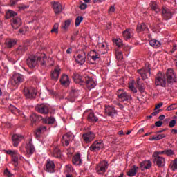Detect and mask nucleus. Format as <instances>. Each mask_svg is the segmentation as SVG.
<instances>
[{
	"mask_svg": "<svg viewBox=\"0 0 177 177\" xmlns=\"http://www.w3.org/2000/svg\"><path fill=\"white\" fill-rule=\"evenodd\" d=\"M115 56H116V59L118 60H122L123 59V55H122V53L120 51H116L115 52Z\"/></svg>",
	"mask_w": 177,
	"mask_h": 177,
	"instance_id": "4d7b16f0",
	"label": "nucleus"
},
{
	"mask_svg": "<svg viewBox=\"0 0 177 177\" xmlns=\"http://www.w3.org/2000/svg\"><path fill=\"white\" fill-rule=\"evenodd\" d=\"M26 149L28 157L34 154V151H35V147H34V145H32V140H30L28 141V142L26 145Z\"/></svg>",
	"mask_w": 177,
	"mask_h": 177,
	"instance_id": "9d476101",
	"label": "nucleus"
},
{
	"mask_svg": "<svg viewBox=\"0 0 177 177\" xmlns=\"http://www.w3.org/2000/svg\"><path fill=\"white\" fill-rule=\"evenodd\" d=\"M4 174L6 175V176H8V177L13 176V174L12 173H10V171H9V169H5Z\"/></svg>",
	"mask_w": 177,
	"mask_h": 177,
	"instance_id": "052dcab7",
	"label": "nucleus"
},
{
	"mask_svg": "<svg viewBox=\"0 0 177 177\" xmlns=\"http://www.w3.org/2000/svg\"><path fill=\"white\" fill-rule=\"evenodd\" d=\"M175 125H176V120H172L169 123V127L170 128H174V127H175Z\"/></svg>",
	"mask_w": 177,
	"mask_h": 177,
	"instance_id": "e2e57ef3",
	"label": "nucleus"
},
{
	"mask_svg": "<svg viewBox=\"0 0 177 177\" xmlns=\"http://www.w3.org/2000/svg\"><path fill=\"white\" fill-rule=\"evenodd\" d=\"M85 3H82L80 6V8L82 10H84L88 8V5L86 3H89V0H84Z\"/></svg>",
	"mask_w": 177,
	"mask_h": 177,
	"instance_id": "603ef678",
	"label": "nucleus"
},
{
	"mask_svg": "<svg viewBox=\"0 0 177 177\" xmlns=\"http://www.w3.org/2000/svg\"><path fill=\"white\" fill-rule=\"evenodd\" d=\"M133 37V30L132 29H127L123 32V37L124 39H129Z\"/></svg>",
	"mask_w": 177,
	"mask_h": 177,
	"instance_id": "393cba45",
	"label": "nucleus"
},
{
	"mask_svg": "<svg viewBox=\"0 0 177 177\" xmlns=\"http://www.w3.org/2000/svg\"><path fill=\"white\" fill-rule=\"evenodd\" d=\"M149 45H151V46H153V48H160V46H161V43L158 40L151 39L149 41Z\"/></svg>",
	"mask_w": 177,
	"mask_h": 177,
	"instance_id": "58836bf2",
	"label": "nucleus"
},
{
	"mask_svg": "<svg viewBox=\"0 0 177 177\" xmlns=\"http://www.w3.org/2000/svg\"><path fill=\"white\" fill-rule=\"evenodd\" d=\"M140 167L142 171H145V169H149V168L151 167V162H150V160H145L140 164Z\"/></svg>",
	"mask_w": 177,
	"mask_h": 177,
	"instance_id": "cd10ccee",
	"label": "nucleus"
},
{
	"mask_svg": "<svg viewBox=\"0 0 177 177\" xmlns=\"http://www.w3.org/2000/svg\"><path fill=\"white\" fill-rule=\"evenodd\" d=\"M114 44L118 47L120 48V46H122V39H120V38H117L113 40Z\"/></svg>",
	"mask_w": 177,
	"mask_h": 177,
	"instance_id": "de8ad7c7",
	"label": "nucleus"
},
{
	"mask_svg": "<svg viewBox=\"0 0 177 177\" xmlns=\"http://www.w3.org/2000/svg\"><path fill=\"white\" fill-rule=\"evenodd\" d=\"M97 48H98L100 53H102V55L107 53L109 51V47H107V43L106 42L98 43Z\"/></svg>",
	"mask_w": 177,
	"mask_h": 177,
	"instance_id": "dca6fc26",
	"label": "nucleus"
},
{
	"mask_svg": "<svg viewBox=\"0 0 177 177\" xmlns=\"http://www.w3.org/2000/svg\"><path fill=\"white\" fill-rule=\"evenodd\" d=\"M12 139L13 142V146H15V147H17V146H19V143H20V140L23 139V136L14 134Z\"/></svg>",
	"mask_w": 177,
	"mask_h": 177,
	"instance_id": "5701e85b",
	"label": "nucleus"
},
{
	"mask_svg": "<svg viewBox=\"0 0 177 177\" xmlns=\"http://www.w3.org/2000/svg\"><path fill=\"white\" fill-rule=\"evenodd\" d=\"M109 168V163L106 160L101 161L96 167V172L98 175H103Z\"/></svg>",
	"mask_w": 177,
	"mask_h": 177,
	"instance_id": "39448f33",
	"label": "nucleus"
},
{
	"mask_svg": "<svg viewBox=\"0 0 177 177\" xmlns=\"http://www.w3.org/2000/svg\"><path fill=\"white\" fill-rule=\"evenodd\" d=\"M162 16L165 20H169L172 18V12L167 8H163L162 9Z\"/></svg>",
	"mask_w": 177,
	"mask_h": 177,
	"instance_id": "a211bd4d",
	"label": "nucleus"
},
{
	"mask_svg": "<svg viewBox=\"0 0 177 177\" xmlns=\"http://www.w3.org/2000/svg\"><path fill=\"white\" fill-rule=\"evenodd\" d=\"M167 82L172 84V82H175V80L176 77L175 76V73L172 69H168L166 73Z\"/></svg>",
	"mask_w": 177,
	"mask_h": 177,
	"instance_id": "4468645a",
	"label": "nucleus"
},
{
	"mask_svg": "<svg viewBox=\"0 0 177 177\" xmlns=\"http://www.w3.org/2000/svg\"><path fill=\"white\" fill-rule=\"evenodd\" d=\"M51 5L55 15H60V13L63 12V7L62 6V4L60 3L53 1L51 3Z\"/></svg>",
	"mask_w": 177,
	"mask_h": 177,
	"instance_id": "9b49d317",
	"label": "nucleus"
},
{
	"mask_svg": "<svg viewBox=\"0 0 177 177\" xmlns=\"http://www.w3.org/2000/svg\"><path fill=\"white\" fill-rule=\"evenodd\" d=\"M169 168L171 171H177V158L170 164Z\"/></svg>",
	"mask_w": 177,
	"mask_h": 177,
	"instance_id": "c03bdc74",
	"label": "nucleus"
},
{
	"mask_svg": "<svg viewBox=\"0 0 177 177\" xmlns=\"http://www.w3.org/2000/svg\"><path fill=\"white\" fill-rule=\"evenodd\" d=\"M7 154L12 156V157H16V156H19V153L16 151L8 150L6 151Z\"/></svg>",
	"mask_w": 177,
	"mask_h": 177,
	"instance_id": "5fc2aeb1",
	"label": "nucleus"
},
{
	"mask_svg": "<svg viewBox=\"0 0 177 177\" xmlns=\"http://www.w3.org/2000/svg\"><path fill=\"white\" fill-rule=\"evenodd\" d=\"M55 167L56 166L55 165V162H53V161L50 160V159H48L46 164V172H50V174H53V172H55Z\"/></svg>",
	"mask_w": 177,
	"mask_h": 177,
	"instance_id": "ddd939ff",
	"label": "nucleus"
},
{
	"mask_svg": "<svg viewBox=\"0 0 177 177\" xmlns=\"http://www.w3.org/2000/svg\"><path fill=\"white\" fill-rule=\"evenodd\" d=\"M105 113L109 117H114V115H115V114H117V111H115V109H114V106H105Z\"/></svg>",
	"mask_w": 177,
	"mask_h": 177,
	"instance_id": "412c9836",
	"label": "nucleus"
},
{
	"mask_svg": "<svg viewBox=\"0 0 177 177\" xmlns=\"http://www.w3.org/2000/svg\"><path fill=\"white\" fill-rule=\"evenodd\" d=\"M165 154L166 156H174L175 154V152H174L171 149L165 150Z\"/></svg>",
	"mask_w": 177,
	"mask_h": 177,
	"instance_id": "bf43d9fd",
	"label": "nucleus"
},
{
	"mask_svg": "<svg viewBox=\"0 0 177 177\" xmlns=\"http://www.w3.org/2000/svg\"><path fill=\"white\" fill-rule=\"evenodd\" d=\"M85 78V80L82 79L80 73L77 72H73V80L75 84H80V85H86V88H89V77L87 76Z\"/></svg>",
	"mask_w": 177,
	"mask_h": 177,
	"instance_id": "f257e3e1",
	"label": "nucleus"
},
{
	"mask_svg": "<svg viewBox=\"0 0 177 177\" xmlns=\"http://www.w3.org/2000/svg\"><path fill=\"white\" fill-rule=\"evenodd\" d=\"M160 154H165V151L154 152L153 157H155V158L160 157Z\"/></svg>",
	"mask_w": 177,
	"mask_h": 177,
	"instance_id": "680f3d73",
	"label": "nucleus"
},
{
	"mask_svg": "<svg viewBox=\"0 0 177 177\" xmlns=\"http://www.w3.org/2000/svg\"><path fill=\"white\" fill-rule=\"evenodd\" d=\"M95 138H96V135H95L94 133L92 132H89V140L91 142V140H93L95 139Z\"/></svg>",
	"mask_w": 177,
	"mask_h": 177,
	"instance_id": "0e129e2a",
	"label": "nucleus"
},
{
	"mask_svg": "<svg viewBox=\"0 0 177 177\" xmlns=\"http://www.w3.org/2000/svg\"><path fill=\"white\" fill-rule=\"evenodd\" d=\"M82 20H84V18L81 16H78L75 21V27H78V26H80V24H81V21H82Z\"/></svg>",
	"mask_w": 177,
	"mask_h": 177,
	"instance_id": "49530a36",
	"label": "nucleus"
},
{
	"mask_svg": "<svg viewBox=\"0 0 177 177\" xmlns=\"http://www.w3.org/2000/svg\"><path fill=\"white\" fill-rule=\"evenodd\" d=\"M13 157V161L15 163H17V161H19V158L20 157V154L18 153L17 156H12Z\"/></svg>",
	"mask_w": 177,
	"mask_h": 177,
	"instance_id": "338daca9",
	"label": "nucleus"
},
{
	"mask_svg": "<svg viewBox=\"0 0 177 177\" xmlns=\"http://www.w3.org/2000/svg\"><path fill=\"white\" fill-rule=\"evenodd\" d=\"M35 110L41 114H48L49 113V106L45 104H41L35 107Z\"/></svg>",
	"mask_w": 177,
	"mask_h": 177,
	"instance_id": "1a4fd4ad",
	"label": "nucleus"
},
{
	"mask_svg": "<svg viewBox=\"0 0 177 177\" xmlns=\"http://www.w3.org/2000/svg\"><path fill=\"white\" fill-rule=\"evenodd\" d=\"M90 57H91L93 62H96L97 59H100V53L95 50H91L90 51Z\"/></svg>",
	"mask_w": 177,
	"mask_h": 177,
	"instance_id": "a878e982",
	"label": "nucleus"
},
{
	"mask_svg": "<svg viewBox=\"0 0 177 177\" xmlns=\"http://www.w3.org/2000/svg\"><path fill=\"white\" fill-rule=\"evenodd\" d=\"M43 118H42V116L38 115L35 113H32L30 115V121H31L32 124H34V122H37L38 121H41V120H43Z\"/></svg>",
	"mask_w": 177,
	"mask_h": 177,
	"instance_id": "7c9ffc66",
	"label": "nucleus"
},
{
	"mask_svg": "<svg viewBox=\"0 0 177 177\" xmlns=\"http://www.w3.org/2000/svg\"><path fill=\"white\" fill-rule=\"evenodd\" d=\"M17 16V12L13 11V10H8L6 12V19H15V17Z\"/></svg>",
	"mask_w": 177,
	"mask_h": 177,
	"instance_id": "f704fd0d",
	"label": "nucleus"
},
{
	"mask_svg": "<svg viewBox=\"0 0 177 177\" xmlns=\"http://www.w3.org/2000/svg\"><path fill=\"white\" fill-rule=\"evenodd\" d=\"M66 171L67 174H73V172H74V169L71 165H68L66 166Z\"/></svg>",
	"mask_w": 177,
	"mask_h": 177,
	"instance_id": "3c124183",
	"label": "nucleus"
},
{
	"mask_svg": "<svg viewBox=\"0 0 177 177\" xmlns=\"http://www.w3.org/2000/svg\"><path fill=\"white\" fill-rule=\"evenodd\" d=\"M78 96H80V91L75 88V87H71L69 95L67 96L66 99H68V102H71V103H73Z\"/></svg>",
	"mask_w": 177,
	"mask_h": 177,
	"instance_id": "20e7f679",
	"label": "nucleus"
},
{
	"mask_svg": "<svg viewBox=\"0 0 177 177\" xmlns=\"http://www.w3.org/2000/svg\"><path fill=\"white\" fill-rule=\"evenodd\" d=\"M129 88L131 89V92H133V93L138 92V90L135 88V81L131 80L129 82Z\"/></svg>",
	"mask_w": 177,
	"mask_h": 177,
	"instance_id": "ea45409f",
	"label": "nucleus"
},
{
	"mask_svg": "<svg viewBox=\"0 0 177 177\" xmlns=\"http://www.w3.org/2000/svg\"><path fill=\"white\" fill-rule=\"evenodd\" d=\"M137 32H140L142 31H149V28L145 24H138L136 28Z\"/></svg>",
	"mask_w": 177,
	"mask_h": 177,
	"instance_id": "2f4dec72",
	"label": "nucleus"
},
{
	"mask_svg": "<svg viewBox=\"0 0 177 177\" xmlns=\"http://www.w3.org/2000/svg\"><path fill=\"white\" fill-rule=\"evenodd\" d=\"M27 50V46H19L17 49H16V53L17 55H21L24 52Z\"/></svg>",
	"mask_w": 177,
	"mask_h": 177,
	"instance_id": "473e14b6",
	"label": "nucleus"
},
{
	"mask_svg": "<svg viewBox=\"0 0 177 177\" xmlns=\"http://www.w3.org/2000/svg\"><path fill=\"white\" fill-rule=\"evenodd\" d=\"M59 82L63 86H68L70 85V79L68 78V75L64 74L61 77L59 80Z\"/></svg>",
	"mask_w": 177,
	"mask_h": 177,
	"instance_id": "4be33fe9",
	"label": "nucleus"
},
{
	"mask_svg": "<svg viewBox=\"0 0 177 177\" xmlns=\"http://www.w3.org/2000/svg\"><path fill=\"white\" fill-rule=\"evenodd\" d=\"M138 169H139V167H136V165H133L132 168L130 169L127 172V176H135V175H136V172H138Z\"/></svg>",
	"mask_w": 177,
	"mask_h": 177,
	"instance_id": "c756f323",
	"label": "nucleus"
},
{
	"mask_svg": "<svg viewBox=\"0 0 177 177\" xmlns=\"http://www.w3.org/2000/svg\"><path fill=\"white\" fill-rule=\"evenodd\" d=\"M11 107H12V110H11L12 113H20V110H19L15 106Z\"/></svg>",
	"mask_w": 177,
	"mask_h": 177,
	"instance_id": "774afa93",
	"label": "nucleus"
},
{
	"mask_svg": "<svg viewBox=\"0 0 177 177\" xmlns=\"http://www.w3.org/2000/svg\"><path fill=\"white\" fill-rule=\"evenodd\" d=\"M155 84L156 86H166L167 80H165V75L161 73H158L155 80Z\"/></svg>",
	"mask_w": 177,
	"mask_h": 177,
	"instance_id": "423d86ee",
	"label": "nucleus"
},
{
	"mask_svg": "<svg viewBox=\"0 0 177 177\" xmlns=\"http://www.w3.org/2000/svg\"><path fill=\"white\" fill-rule=\"evenodd\" d=\"M82 139L84 143H89V133H86L83 134Z\"/></svg>",
	"mask_w": 177,
	"mask_h": 177,
	"instance_id": "8fccbe9b",
	"label": "nucleus"
},
{
	"mask_svg": "<svg viewBox=\"0 0 177 177\" xmlns=\"http://www.w3.org/2000/svg\"><path fill=\"white\" fill-rule=\"evenodd\" d=\"M99 120V118L95 115V113H93L92 111H90L89 113V121L90 122H97Z\"/></svg>",
	"mask_w": 177,
	"mask_h": 177,
	"instance_id": "79ce46f5",
	"label": "nucleus"
},
{
	"mask_svg": "<svg viewBox=\"0 0 177 177\" xmlns=\"http://www.w3.org/2000/svg\"><path fill=\"white\" fill-rule=\"evenodd\" d=\"M12 80L15 84V85H19L24 81V76L19 73H15L12 76Z\"/></svg>",
	"mask_w": 177,
	"mask_h": 177,
	"instance_id": "2eb2a0df",
	"label": "nucleus"
},
{
	"mask_svg": "<svg viewBox=\"0 0 177 177\" xmlns=\"http://www.w3.org/2000/svg\"><path fill=\"white\" fill-rule=\"evenodd\" d=\"M118 97L121 102H125L127 100H129L131 97V95L127 94L125 91L120 89L118 91Z\"/></svg>",
	"mask_w": 177,
	"mask_h": 177,
	"instance_id": "6e6552de",
	"label": "nucleus"
},
{
	"mask_svg": "<svg viewBox=\"0 0 177 177\" xmlns=\"http://www.w3.org/2000/svg\"><path fill=\"white\" fill-rule=\"evenodd\" d=\"M177 109V104H172L171 105L169 106L167 108V111H171L172 110H176Z\"/></svg>",
	"mask_w": 177,
	"mask_h": 177,
	"instance_id": "6e6d98bb",
	"label": "nucleus"
},
{
	"mask_svg": "<svg viewBox=\"0 0 177 177\" xmlns=\"http://www.w3.org/2000/svg\"><path fill=\"white\" fill-rule=\"evenodd\" d=\"M96 86V82L93 80V79L89 80V88L90 89H93Z\"/></svg>",
	"mask_w": 177,
	"mask_h": 177,
	"instance_id": "864d4df0",
	"label": "nucleus"
},
{
	"mask_svg": "<svg viewBox=\"0 0 177 177\" xmlns=\"http://www.w3.org/2000/svg\"><path fill=\"white\" fill-rule=\"evenodd\" d=\"M62 153L60 152V149L59 148H55L53 151V156L55 157L56 158H60Z\"/></svg>",
	"mask_w": 177,
	"mask_h": 177,
	"instance_id": "37998d69",
	"label": "nucleus"
},
{
	"mask_svg": "<svg viewBox=\"0 0 177 177\" xmlns=\"http://www.w3.org/2000/svg\"><path fill=\"white\" fill-rule=\"evenodd\" d=\"M45 59V56L37 57L35 55H30L26 59V64L29 68H34L38 62H42Z\"/></svg>",
	"mask_w": 177,
	"mask_h": 177,
	"instance_id": "f03ea898",
	"label": "nucleus"
},
{
	"mask_svg": "<svg viewBox=\"0 0 177 177\" xmlns=\"http://www.w3.org/2000/svg\"><path fill=\"white\" fill-rule=\"evenodd\" d=\"M75 58V62L77 64H80V66H82V64H84V63H85V53H82L81 54H78L77 55H76V57H74Z\"/></svg>",
	"mask_w": 177,
	"mask_h": 177,
	"instance_id": "f3484780",
	"label": "nucleus"
},
{
	"mask_svg": "<svg viewBox=\"0 0 177 177\" xmlns=\"http://www.w3.org/2000/svg\"><path fill=\"white\" fill-rule=\"evenodd\" d=\"M52 33L59 34V24L55 23L51 30Z\"/></svg>",
	"mask_w": 177,
	"mask_h": 177,
	"instance_id": "a18cd8bd",
	"label": "nucleus"
},
{
	"mask_svg": "<svg viewBox=\"0 0 177 177\" xmlns=\"http://www.w3.org/2000/svg\"><path fill=\"white\" fill-rule=\"evenodd\" d=\"M150 70L151 69L149 65H146L144 68L141 69H138V73L140 75L142 79L145 80H147V78H149V75L151 74V73L150 72Z\"/></svg>",
	"mask_w": 177,
	"mask_h": 177,
	"instance_id": "0eeeda50",
	"label": "nucleus"
},
{
	"mask_svg": "<svg viewBox=\"0 0 177 177\" xmlns=\"http://www.w3.org/2000/svg\"><path fill=\"white\" fill-rule=\"evenodd\" d=\"M72 162L74 165H81L82 164L81 155L80 153L75 154L72 158Z\"/></svg>",
	"mask_w": 177,
	"mask_h": 177,
	"instance_id": "b1692460",
	"label": "nucleus"
},
{
	"mask_svg": "<svg viewBox=\"0 0 177 177\" xmlns=\"http://www.w3.org/2000/svg\"><path fill=\"white\" fill-rule=\"evenodd\" d=\"M137 85L139 87L140 92H143V91H145V87H143V84L140 82V78L137 80Z\"/></svg>",
	"mask_w": 177,
	"mask_h": 177,
	"instance_id": "09e8293b",
	"label": "nucleus"
},
{
	"mask_svg": "<svg viewBox=\"0 0 177 177\" xmlns=\"http://www.w3.org/2000/svg\"><path fill=\"white\" fill-rule=\"evenodd\" d=\"M19 1H20V0H10V3L11 6H15V5H16V3H17V2H19Z\"/></svg>",
	"mask_w": 177,
	"mask_h": 177,
	"instance_id": "69168bd1",
	"label": "nucleus"
},
{
	"mask_svg": "<svg viewBox=\"0 0 177 177\" xmlns=\"http://www.w3.org/2000/svg\"><path fill=\"white\" fill-rule=\"evenodd\" d=\"M70 24H71V21L69 19L66 20L64 25L62 26V28L66 30L70 26Z\"/></svg>",
	"mask_w": 177,
	"mask_h": 177,
	"instance_id": "13d9d810",
	"label": "nucleus"
},
{
	"mask_svg": "<svg viewBox=\"0 0 177 177\" xmlns=\"http://www.w3.org/2000/svg\"><path fill=\"white\" fill-rule=\"evenodd\" d=\"M6 45L7 48H12L16 45V41L13 39H8L6 40Z\"/></svg>",
	"mask_w": 177,
	"mask_h": 177,
	"instance_id": "4c0bfd02",
	"label": "nucleus"
},
{
	"mask_svg": "<svg viewBox=\"0 0 177 177\" xmlns=\"http://www.w3.org/2000/svg\"><path fill=\"white\" fill-rule=\"evenodd\" d=\"M63 140L65 142L66 146H68L70 145V142L71 141V134L66 133L63 136Z\"/></svg>",
	"mask_w": 177,
	"mask_h": 177,
	"instance_id": "e433bc0d",
	"label": "nucleus"
},
{
	"mask_svg": "<svg viewBox=\"0 0 177 177\" xmlns=\"http://www.w3.org/2000/svg\"><path fill=\"white\" fill-rule=\"evenodd\" d=\"M11 24L12 28L15 30H17L20 26H21V19L17 17H15L12 20H11Z\"/></svg>",
	"mask_w": 177,
	"mask_h": 177,
	"instance_id": "6ab92c4d",
	"label": "nucleus"
},
{
	"mask_svg": "<svg viewBox=\"0 0 177 177\" xmlns=\"http://www.w3.org/2000/svg\"><path fill=\"white\" fill-rule=\"evenodd\" d=\"M154 162L159 168H161L165 165V158L162 156H157L154 159Z\"/></svg>",
	"mask_w": 177,
	"mask_h": 177,
	"instance_id": "aec40b11",
	"label": "nucleus"
},
{
	"mask_svg": "<svg viewBox=\"0 0 177 177\" xmlns=\"http://www.w3.org/2000/svg\"><path fill=\"white\" fill-rule=\"evenodd\" d=\"M167 136L164 133H158L156 136H152L151 138H149V140H161V139H164Z\"/></svg>",
	"mask_w": 177,
	"mask_h": 177,
	"instance_id": "72a5a7b5",
	"label": "nucleus"
},
{
	"mask_svg": "<svg viewBox=\"0 0 177 177\" xmlns=\"http://www.w3.org/2000/svg\"><path fill=\"white\" fill-rule=\"evenodd\" d=\"M23 93L26 99H35L37 96V90L34 87H24Z\"/></svg>",
	"mask_w": 177,
	"mask_h": 177,
	"instance_id": "7ed1b4c3",
	"label": "nucleus"
},
{
	"mask_svg": "<svg viewBox=\"0 0 177 177\" xmlns=\"http://www.w3.org/2000/svg\"><path fill=\"white\" fill-rule=\"evenodd\" d=\"M55 118L53 117H46V118H43V122L44 124H48L49 125L55 124Z\"/></svg>",
	"mask_w": 177,
	"mask_h": 177,
	"instance_id": "c9c22d12",
	"label": "nucleus"
},
{
	"mask_svg": "<svg viewBox=\"0 0 177 177\" xmlns=\"http://www.w3.org/2000/svg\"><path fill=\"white\" fill-rule=\"evenodd\" d=\"M104 147V144H103V142L100 141H95L94 143L90 147V150L92 151H99L101 149H103Z\"/></svg>",
	"mask_w": 177,
	"mask_h": 177,
	"instance_id": "f8f14e48",
	"label": "nucleus"
},
{
	"mask_svg": "<svg viewBox=\"0 0 177 177\" xmlns=\"http://www.w3.org/2000/svg\"><path fill=\"white\" fill-rule=\"evenodd\" d=\"M151 8L154 10L156 13H158L161 10L157 6V3L152 1L150 3Z\"/></svg>",
	"mask_w": 177,
	"mask_h": 177,
	"instance_id": "a19ab883",
	"label": "nucleus"
},
{
	"mask_svg": "<svg viewBox=\"0 0 177 177\" xmlns=\"http://www.w3.org/2000/svg\"><path fill=\"white\" fill-rule=\"evenodd\" d=\"M60 75V69L55 68L54 71L51 73V79L53 81H57L59 80V76Z\"/></svg>",
	"mask_w": 177,
	"mask_h": 177,
	"instance_id": "bb28decb",
	"label": "nucleus"
},
{
	"mask_svg": "<svg viewBox=\"0 0 177 177\" xmlns=\"http://www.w3.org/2000/svg\"><path fill=\"white\" fill-rule=\"evenodd\" d=\"M46 131V127L45 126H41L39 127L35 131V135L36 136V138L38 139V138H40L41 133L42 132H45Z\"/></svg>",
	"mask_w": 177,
	"mask_h": 177,
	"instance_id": "c85d7f7f",
	"label": "nucleus"
}]
</instances>
